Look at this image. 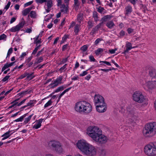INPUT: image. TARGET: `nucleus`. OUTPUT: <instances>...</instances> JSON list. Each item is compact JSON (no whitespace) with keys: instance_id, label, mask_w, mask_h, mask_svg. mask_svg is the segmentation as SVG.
<instances>
[{"instance_id":"51","label":"nucleus","mask_w":156,"mask_h":156,"mask_svg":"<svg viewBox=\"0 0 156 156\" xmlns=\"http://www.w3.org/2000/svg\"><path fill=\"white\" fill-rule=\"evenodd\" d=\"M103 25V22H102L100 23H99L98 25L96 26L95 27L98 30L100 28L101 26H102Z\"/></svg>"},{"instance_id":"62","label":"nucleus","mask_w":156,"mask_h":156,"mask_svg":"<svg viewBox=\"0 0 156 156\" xmlns=\"http://www.w3.org/2000/svg\"><path fill=\"white\" fill-rule=\"evenodd\" d=\"M117 50L116 49L110 50H109L110 53L112 54L115 53V51Z\"/></svg>"},{"instance_id":"49","label":"nucleus","mask_w":156,"mask_h":156,"mask_svg":"<svg viewBox=\"0 0 156 156\" xmlns=\"http://www.w3.org/2000/svg\"><path fill=\"white\" fill-rule=\"evenodd\" d=\"M6 36L4 34H3L0 36V40H4L6 38Z\"/></svg>"},{"instance_id":"10","label":"nucleus","mask_w":156,"mask_h":156,"mask_svg":"<svg viewBox=\"0 0 156 156\" xmlns=\"http://www.w3.org/2000/svg\"><path fill=\"white\" fill-rule=\"evenodd\" d=\"M94 140L98 143L103 144L106 142L107 138L105 136L102 134L101 132Z\"/></svg>"},{"instance_id":"3","label":"nucleus","mask_w":156,"mask_h":156,"mask_svg":"<svg viewBox=\"0 0 156 156\" xmlns=\"http://www.w3.org/2000/svg\"><path fill=\"white\" fill-rule=\"evenodd\" d=\"M144 154L148 156H156V142L146 144L144 148Z\"/></svg>"},{"instance_id":"5","label":"nucleus","mask_w":156,"mask_h":156,"mask_svg":"<svg viewBox=\"0 0 156 156\" xmlns=\"http://www.w3.org/2000/svg\"><path fill=\"white\" fill-rule=\"evenodd\" d=\"M49 146L54 148L57 152L61 153L63 152V149L62 145L60 142L56 141H51L48 143Z\"/></svg>"},{"instance_id":"32","label":"nucleus","mask_w":156,"mask_h":156,"mask_svg":"<svg viewBox=\"0 0 156 156\" xmlns=\"http://www.w3.org/2000/svg\"><path fill=\"white\" fill-rule=\"evenodd\" d=\"M30 16L31 18H35L37 16L36 12L34 11H31L30 13Z\"/></svg>"},{"instance_id":"15","label":"nucleus","mask_w":156,"mask_h":156,"mask_svg":"<svg viewBox=\"0 0 156 156\" xmlns=\"http://www.w3.org/2000/svg\"><path fill=\"white\" fill-rule=\"evenodd\" d=\"M125 47L126 48V49L124 50V51L122 53V54H126V53H128L129 51L132 48L131 44L129 42L126 43Z\"/></svg>"},{"instance_id":"6","label":"nucleus","mask_w":156,"mask_h":156,"mask_svg":"<svg viewBox=\"0 0 156 156\" xmlns=\"http://www.w3.org/2000/svg\"><path fill=\"white\" fill-rule=\"evenodd\" d=\"M83 153L88 156H94L96 154L97 149L94 147L89 144Z\"/></svg>"},{"instance_id":"19","label":"nucleus","mask_w":156,"mask_h":156,"mask_svg":"<svg viewBox=\"0 0 156 156\" xmlns=\"http://www.w3.org/2000/svg\"><path fill=\"white\" fill-rule=\"evenodd\" d=\"M150 76L153 78L156 77V70L152 68L149 71Z\"/></svg>"},{"instance_id":"28","label":"nucleus","mask_w":156,"mask_h":156,"mask_svg":"<svg viewBox=\"0 0 156 156\" xmlns=\"http://www.w3.org/2000/svg\"><path fill=\"white\" fill-rule=\"evenodd\" d=\"M93 17L94 18V20L96 22L98 20V13L97 12L94 11L93 12Z\"/></svg>"},{"instance_id":"1","label":"nucleus","mask_w":156,"mask_h":156,"mask_svg":"<svg viewBox=\"0 0 156 156\" xmlns=\"http://www.w3.org/2000/svg\"><path fill=\"white\" fill-rule=\"evenodd\" d=\"M74 109L77 112L81 114H88L92 110V107L88 102L82 101L75 104Z\"/></svg>"},{"instance_id":"52","label":"nucleus","mask_w":156,"mask_h":156,"mask_svg":"<svg viewBox=\"0 0 156 156\" xmlns=\"http://www.w3.org/2000/svg\"><path fill=\"white\" fill-rule=\"evenodd\" d=\"M88 70H87L86 71H83L82 73L80 74V76H83L86 75L88 73L87 72Z\"/></svg>"},{"instance_id":"35","label":"nucleus","mask_w":156,"mask_h":156,"mask_svg":"<svg viewBox=\"0 0 156 156\" xmlns=\"http://www.w3.org/2000/svg\"><path fill=\"white\" fill-rule=\"evenodd\" d=\"M52 0H48L47 2V5L48 8H51L52 6Z\"/></svg>"},{"instance_id":"45","label":"nucleus","mask_w":156,"mask_h":156,"mask_svg":"<svg viewBox=\"0 0 156 156\" xmlns=\"http://www.w3.org/2000/svg\"><path fill=\"white\" fill-rule=\"evenodd\" d=\"M12 51H13L12 48H9V50L8 51V53L7 54V58L9 56L10 54L12 53Z\"/></svg>"},{"instance_id":"63","label":"nucleus","mask_w":156,"mask_h":156,"mask_svg":"<svg viewBox=\"0 0 156 156\" xmlns=\"http://www.w3.org/2000/svg\"><path fill=\"white\" fill-rule=\"evenodd\" d=\"M88 24L90 28H91L93 26L92 22L91 21L89 20L88 21Z\"/></svg>"},{"instance_id":"25","label":"nucleus","mask_w":156,"mask_h":156,"mask_svg":"<svg viewBox=\"0 0 156 156\" xmlns=\"http://www.w3.org/2000/svg\"><path fill=\"white\" fill-rule=\"evenodd\" d=\"M80 26L79 25L76 24L74 28V32L76 35L78 34V33L79 31V28Z\"/></svg>"},{"instance_id":"24","label":"nucleus","mask_w":156,"mask_h":156,"mask_svg":"<svg viewBox=\"0 0 156 156\" xmlns=\"http://www.w3.org/2000/svg\"><path fill=\"white\" fill-rule=\"evenodd\" d=\"M10 133V131H9L3 135L2 137H4L2 138V140H4L9 137L10 136V134H9Z\"/></svg>"},{"instance_id":"13","label":"nucleus","mask_w":156,"mask_h":156,"mask_svg":"<svg viewBox=\"0 0 156 156\" xmlns=\"http://www.w3.org/2000/svg\"><path fill=\"white\" fill-rule=\"evenodd\" d=\"M96 105L97 111L99 113L104 112L107 110V108L105 103Z\"/></svg>"},{"instance_id":"14","label":"nucleus","mask_w":156,"mask_h":156,"mask_svg":"<svg viewBox=\"0 0 156 156\" xmlns=\"http://www.w3.org/2000/svg\"><path fill=\"white\" fill-rule=\"evenodd\" d=\"M44 119H40L38 120H36L35 122V124L33 126V128L37 129L41 127V123Z\"/></svg>"},{"instance_id":"44","label":"nucleus","mask_w":156,"mask_h":156,"mask_svg":"<svg viewBox=\"0 0 156 156\" xmlns=\"http://www.w3.org/2000/svg\"><path fill=\"white\" fill-rule=\"evenodd\" d=\"M132 99L135 101H136V92H135L132 96Z\"/></svg>"},{"instance_id":"42","label":"nucleus","mask_w":156,"mask_h":156,"mask_svg":"<svg viewBox=\"0 0 156 156\" xmlns=\"http://www.w3.org/2000/svg\"><path fill=\"white\" fill-rule=\"evenodd\" d=\"M98 30L95 27L92 30L91 32H90V34L91 35H93Z\"/></svg>"},{"instance_id":"26","label":"nucleus","mask_w":156,"mask_h":156,"mask_svg":"<svg viewBox=\"0 0 156 156\" xmlns=\"http://www.w3.org/2000/svg\"><path fill=\"white\" fill-rule=\"evenodd\" d=\"M27 74L28 75L27 76V79L29 80L32 79L35 77L34 73H27Z\"/></svg>"},{"instance_id":"12","label":"nucleus","mask_w":156,"mask_h":156,"mask_svg":"<svg viewBox=\"0 0 156 156\" xmlns=\"http://www.w3.org/2000/svg\"><path fill=\"white\" fill-rule=\"evenodd\" d=\"M62 77L61 76H58L56 80L52 81L53 83H51L49 86L51 88H53L57 86L59 84L62 83Z\"/></svg>"},{"instance_id":"31","label":"nucleus","mask_w":156,"mask_h":156,"mask_svg":"<svg viewBox=\"0 0 156 156\" xmlns=\"http://www.w3.org/2000/svg\"><path fill=\"white\" fill-rule=\"evenodd\" d=\"M27 113L24 114L20 118L16 119L15 121L16 122H22L23 118L27 116Z\"/></svg>"},{"instance_id":"2","label":"nucleus","mask_w":156,"mask_h":156,"mask_svg":"<svg viewBox=\"0 0 156 156\" xmlns=\"http://www.w3.org/2000/svg\"><path fill=\"white\" fill-rule=\"evenodd\" d=\"M143 134L145 138H150L156 134V122H150L147 123L144 128Z\"/></svg>"},{"instance_id":"34","label":"nucleus","mask_w":156,"mask_h":156,"mask_svg":"<svg viewBox=\"0 0 156 156\" xmlns=\"http://www.w3.org/2000/svg\"><path fill=\"white\" fill-rule=\"evenodd\" d=\"M33 115H31L29 116L27 118L25 119L24 122L25 124H26L28 122H29L30 120L32 117Z\"/></svg>"},{"instance_id":"39","label":"nucleus","mask_w":156,"mask_h":156,"mask_svg":"<svg viewBox=\"0 0 156 156\" xmlns=\"http://www.w3.org/2000/svg\"><path fill=\"white\" fill-rule=\"evenodd\" d=\"M88 48V46L87 45H85L83 46L80 48V49L83 52H85L87 51Z\"/></svg>"},{"instance_id":"22","label":"nucleus","mask_w":156,"mask_h":156,"mask_svg":"<svg viewBox=\"0 0 156 156\" xmlns=\"http://www.w3.org/2000/svg\"><path fill=\"white\" fill-rule=\"evenodd\" d=\"M61 11L62 12H64V13H66L68 10V6H66V5L63 4L61 5Z\"/></svg>"},{"instance_id":"48","label":"nucleus","mask_w":156,"mask_h":156,"mask_svg":"<svg viewBox=\"0 0 156 156\" xmlns=\"http://www.w3.org/2000/svg\"><path fill=\"white\" fill-rule=\"evenodd\" d=\"M10 76L9 75H7L5 76L2 80L3 82H5L10 77Z\"/></svg>"},{"instance_id":"61","label":"nucleus","mask_w":156,"mask_h":156,"mask_svg":"<svg viewBox=\"0 0 156 156\" xmlns=\"http://www.w3.org/2000/svg\"><path fill=\"white\" fill-rule=\"evenodd\" d=\"M34 42L36 44V45H37L39 43H41V39L40 40H35L34 41Z\"/></svg>"},{"instance_id":"27","label":"nucleus","mask_w":156,"mask_h":156,"mask_svg":"<svg viewBox=\"0 0 156 156\" xmlns=\"http://www.w3.org/2000/svg\"><path fill=\"white\" fill-rule=\"evenodd\" d=\"M20 30L17 26H16L12 27L11 28L9 29V31L11 32H15L16 31H19Z\"/></svg>"},{"instance_id":"4","label":"nucleus","mask_w":156,"mask_h":156,"mask_svg":"<svg viewBox=\"0 0 156 156\" xmlns=\"http://www.w3.org/2000/svg\"><path fill=\"white\" fill-rule=\"evenodd\" d=\"M101 132V129L95 126H90L87 129V133L93 140Z\"/></svg>"},{"instance_id":"50","label":"nucleus","mask_w":156,"mask_h":156,"mask_svg":"<svg viewBox=\"0 0 156 156\" xmlns=\"http://www.w3.org/2000/svg\"><path fill=\"white\" fill-rule=\"evenodd\" d=\"M89 59L91 62H94L96 60L94 58V56L92 55H91L89 57Z\"/></svg>"},{"instance_id":"54","label":"nucleus","mask_w":156,"mask_h":156,"mask_svg":"<svg viewBox=\"0 0 156 156\" xmlns=\"http://www.w3.org/2000/svg\"><path fill=\"white\" fill-rule=\"evenodd\" d=\"M19 100V99H17L15 100L14 101L12 102L11 103V104H13L14 105V106L16 105H17V104H18V102H17V101H18Z\"/></svg>"},{"instance_id":"36","label":"nucleus","mask_w":156,"mask_h":156,"mask_svg":"<svg viewBox=\"0 0 156 156\" xmlns=\"http://www.w3.org/2000/svg\"><path fill=\"white\" fill-rule=\"evenodd\" d=\"M31 92V90H25L23 91L21 93H19L20 95H21V96H23V95L27 94H30Z\"/></svg>"},{"instance_id":"30","label":"nucleus","mask_w":156,"mask_h":156,"mask_svg":"<svg viewBox=\"0 0 156 156\" xmlns=\"http://www.w3.org/2000/svg\"><path fill=\"white\" fill-rule=\"evenodd\" d=\"M126 14H128L131 12L132 11V8L130 6H128L126 8Z\"/></svg>"},{"instance_id":"11","label":"nucleus","mask_w":156,"mask_h":156,"mask_svg":"<svg viewBox=\"0 0 156 156\" xmlns=\"http://www.w3.org/2000/svg\"><path fill=\"white\" fill-rule=\"evenodd\" d=\"M94 101L96 105L105 103L104 98L99 94L95 95Z\"/></svg>"},{"instance_id":"21","label":"nucleus","mask_w":156,"mask_h":156,"mask_svg":"<svg viewBox=\"0 0 156 156\" xmlns=\"http://www.w3.org/2000/svg\"><path fill=\"white\" fill-rule=\"evenodd\" d=\"M70 84H66L65 85V87H64L63 86H61L59 87H58L55 91V92H59L60 91H62L63 90L64 88H66V87L68 86Z\"/></svg>"},{"instance_id":"56","label":"nucleus","mask_w":156,"mask_h":156,"mask_svg":"<svg viewBox=\"0 0 156 156\" xmlns=\"http://www.w3.org/2000/svg\"><path fill=\"white\" fill-rule=\"evenodd\" d=\"M69 35H65L62 38V41L63 42L65 41L67 39Z\"/></svg>"},{"instance_id":"18","label":"nucleus","mask_w":156,"mask_h":156,"mask_svg":"<svg viewBox=\"0 0 156 156\" xmlns=\"http://www.w3.org/2000/svg\"><path fill=\"white\" fill-rule=\"evenodd\" d=\"M80 2L79 0H74V7L76 11H77L79 8Z\"/></svg>"},{"instance_id":"57","label":"nucleus","mask_w":156,"mask_h":156,"mask_svg":"<svg viewBox=\"0 0 156 156\" xmlns=\"http://www.w3.org/2000/svg\"><path fill=\"white\" fill-rule=\"evenodd\" d=\"M33 2V1H30L29 2H28L27 3H25L24 5V6L25 7H27L29 5H30Z\"/></svg>"},{"instance_id":"7","label":"nucleus","mask_w":156,"mask_h":156,"mask_svg":"<svg viewBox=\"0 0 156 156\" xmlns=\"http://www.w3.org/2000/svg\"><path fill=\"white\" fill-rule=\"evenodd\" d=\"M143 87L146 90L150 91L156 87V81L145 80L143 83Z\"/></svg>"},{"instance_id":"33","label":"nucleus","mask_w":156,"mask_h":156,"mask_svg":"<svg viewBox=\"0 0 156 156\" xmlns=\"http://www.w3.org/2000/svg\"><path fill=\"white\" fill-rule=\"evenodd\" d=\"M103 51V50L102 49L99 48L95 51V53L96 55H99Z\"/></svg>"},{"instance_id":"53","label":"nucleus","mask_w":156,"mask_h":156,"mask_svg":"<svg viewBox=\"0 0 156 156\" xmlns=\"http://www.w3.org/2000/svg\"><path fill=\"white\" fill-rule=\"evenodd\" d=\"M67 61V58H65L63 59L61 61L60 64H62L65 63Z\"/></svg>"},{"instance_id":"59","label":"nucleus","mask_w":156,"mask_h":156,"mask_svg":"<svg viewBox=\"0 0 156 156\" xmlns=\"http://www.w3.org/2000/svg\"><path fill=\"white\" fill-rule=\"evenodd\" d=\"M101 40L100 38H98L95 41V44L97 45L100 41H101Z\"/></svg>"},{"instance_id":"60","label":"nucleus","mask_w":156,"mask_h":156,"mask_svg":"<svg viewBox=\"0 0 156 156\" xmlns=\"http://www.w3.org/2000/svg\"><path fill=\"white\" fill-rule=\"evenodd\" d=\"M80 65L78 62H76V64H75V67L74 68V69H77L79 66Z\"/></svg>"},{"instance_id":"23","label":"nucleus","mask_w":156,"mask_h":156,"mask_svg":"<svg viewBox=\"0 0 156 156\" xmlns=\"http://www.w3.org/2000/svg\"><path fill=\"white\" fill-rule=\"evenodd\" d=\"M112 17V15H108L104 16L101 19L102 22L106 21L108 20H110Z\"/></svg>"},{"instance_id":"40","label":"nucleus","mask_w":156,"mask_h":156,"mask_svg":"<svg viewBox=\"0 0 156 156\" xmlns=\"http://www.w3.org/2000/svg\"><path fill=\"white\" fill-rule=\"evenodd\" d=\"M27 75H28L27 73L25 72L19 77V79H22L27 76Z\"/></svg>"},{"instance_id":"41","label":"nucleus","mask_w":156,"mask_h":156,"mask_svg":"<svg viewBox=\"0 0 156 156\" xmlns=\"http://www.w3.org/2000/svg\"><path fill=\"white\" fill-rule=\"evenodd\" d=\"M35 1L37 4H41L47 2V0H35Z\"/></svg>"},{"instance_id":"29","label":"nucleus","mask_w":156,"mask_h":156,"mask_svg":"<svg viewBox=\"0 0 156 156\" xmlns=\"http://www.w3.org/2000/svg\"><path fill=\"white\" fill-rule=\"evenodd\" d=\"M71 87H70L64 90L59 96L58 98V101L59 100L61 97L66 92L70 90L71 89Z\"/></svg>"},{"instance_id":"43","label":"nucleus","mask_w":156,"mask_h":156,"mask_svg":"<svg viewBox=\"0 0 156 156\" xmlns=\"http://www.w3.org/2000/svg\"><path fill=\"white\" fill-rule=\"evenodd\" d=\"M83 16L81 14H79L78 15L77 17V20L79 21L80 23V21L82 19Z\"/></svg>"},{"instance_id":"38","label":"nucleus","mask_w":156,"mask_h":156,"mask_svg":"<svg viewBox=\"0 0 156 156\" xmlns=\"http://www.w3.org/2000/svg\"><path fill=\"white\" fill-rule=\"evenodd\" d=\"M52 103V101L51 100H49L45 105L44 106V107L45 108H47L49 106H51Z\"/></svg>"},{"instance_id":"37","label":"nucleus","mask_w":156,"mask_h":156,"mask_svg":"<svg viewBox=\"0 0 156 156\" xmlns=\"http://www.w3.org/2000/svg\"><path fill=\"white\" fill-rule=\"evenodd\" d=\"M25 23H24L23 21L19 23L18 25H17L16 26H17L19 29L20 30L23 27Z\"/></svg>"},{"instance_id":"9","label":"nucleus","mask_w":156,"mask_h":156,"mask_svg":"<svg viewBox=\"0 0 156 156\" xmlns=\"http://www.w3.org/2000/svg\"><path fill=\"white\" fill-rule=\"evenodd\" d=\"M148 101L147 98L142 93L140 92H137V102L141 103L143 105H147L148 104Z\"/></svg>"},{"instance_id":"20","label":"nucleus","mask_w":156,"mask_h":156,"mask_svg":"<svg viewBox=\"0 0 156 156\" xmlns=\"http://www.w3.org/2000/svg\"><path fill=\"white\" fill-rule=\"evenodd\" d=\"M34 102L35 101L34 100H30V101L26 105L22 107L21 108H24L28 106L32 107L34 106Z\"/></svg>"},{"instance_id":"16","label":"nucleus","mask_w":156,"mask_h":156,"mask_svg":"<svg viewBox=\"0 0 156 156\" xmlns=\"http://www.w3.org/2000/svg\"><path fill=\"white\" fill-rule=\"evenodd\" d=\"M106 25L110 29L113 28L115 25L113 21L112 20L108 22Z\"/></svg>"},{"instance_id":"46","label":"nucleus","mask_w":156,"mask_h":156,"mask_svg":"<svg viewBox=\"0 0 156 156\" xmlns=\"http://www.w3.org/2000/svg\"><path fill=\"white\" fill-rule=\"evenodd\" d=\"M104 10V9L103 8L101 7V6L99 7L97 11L98 12L100 13H102Z\"/></svg>"},{"instance_id":"47","label":"nucleus","mask_w":156,"mask_h":156,"mask_svg":"<svg viewBox=\"0 0 156 156\" xmlns=\"http://www.w3.org/2000/svg\"><path fill=\"white\" fill-rule=\"evenodd\" d=\"M67 64H65L62 67H61L59 69V71L61 72H63L64 69L66 68Z\"/></svg>"},{"instance_id":"64","label":"nucleus","mask_w":156,"mask_h":156,"mask_svg":"<svg viewBox=\"0 0 156 156\" xmlns=\"http://www.w3.org/2000/svg\"><path fill=\"white\" fill-rule=\"evenodd\" d=\"M32 58V57L31 56L28 58L26 60L25 62H26V63H29L30 62V61L31 60Z\"/></svg>"},{"instance_id":"58","label":"nucleus","mask_w":156,"mask_h":156,"mask_svg":"<svg viewBox=\"0 0 156 156\" xmlns=\"http://www.w3.org/2000/svg\"><path fill=\"white\" fill-rule=\"evenodd\" d=\"M57 2V5L58 6H61L62 3V0H56Z\"/></svg>"},{"instance_id":"8","label":"nucleus","mask_w":156,"mask_h":156,"mask_svg":"<svg viewBox=\"0 0 156 156\" xmlns=\"http://www.w3.org/2000/svg\"><path fill=\"white\" fill-rule=\"evenodd\" d=\"M89 144L85 140H79L77 141L76 143V146L83 153Z\"/></svg>"},{"instance_id":"55","label":"nucleus","mask_w":156,"mask_h":156,"mask_svg":"<svg viewBox=\"0 0 156 156\" xmlns=\"http://www.w3.org/2000/svg\"><path fill=\"white\" fill-rule=\"evenodd\" d=\"M43 58L42 57H40L37 59V63H39L42 62L43 60Z\"/></svg>"},{"instance_id":"17","label":"nucleus","mask_w":156,"mask_h":156,"mask_svg":"<svg viewBox=\"0 0 156 156\" xmlns=\"http://www.w3.org/2000/svg\"><path fill=\"white\" fill-rule=\"evenodd\" d=\"M32 9V7H29L24 9L22 12L23 15L25 16H27Z\"/></svg>"}]
</instances>
